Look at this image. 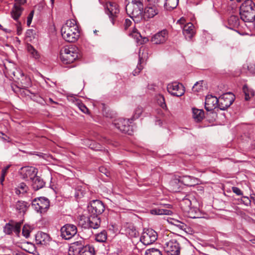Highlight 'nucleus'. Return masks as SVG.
Masks as SVG:
<instances>
[{"mask_svg":"<svg viewBox=\"0 0 255 255\" xmlns=\"http://www.w3.org/2000/svg\"><path fill=\"white\" fill-rule=\"evenodd\" d=\"M63 38L68 42H75L80 36L78 26L75 19L67 20L61 29Z\"/></svg>","mask_w":255,"mask_h":255,"instance_id":"obj_1","label":"nucleus"},{"mask_svg":"<svg viewBox=\"0 0 255 255\" xmlns=\"http://www.w3.org/2000/svg\"><path fill=\"white\" fill-rule=\"evenodd\" d=\"M241 18L245 22H253L255 19V4L251 0H245L240 6Z\"/></svg>","mask_w":255,"mask_h":255,"instance_id":"obj_2","label":"nucleus"},{"mask_svg":"<svg viewBox=\"0 0 255 255\" xmlns=\"http://www.w3.org/2000/svg\"><path fill=\"white\" fill-rule=\"evenodd\" d=\"M60 57L63 63H72L79 58L78 49L72 46L63 47L60 50Z\"/></svg>","mask_w":255,"mask_h":255,"instance_id":"obj_3","label":"nucleus"},{"mask_svg":"<svg viewBox=\"0 0 255 255\" xmlns=\"http://www.w3.org/2000/svg\"><path fill=\"white\" fill-rule=\"evenodd\" d=\"M31 207L37 213L44 214L49 208L50 201L45 197L35 198L32 201Z\"/></svg>","mask_w":255,"mask_h":255,"instance_id":"obj_4","label":"nucleus"},{"mask_svg":"<svg viewBox=\"0 0 255 255\" xmlns=\"http://www.w3.org/2000/svg\"><path fill=\"white\" fill-rule=\"evenodd\" d=\"M129 119L119 118L115 120L113 123L114 126L122 132L129 135L132 134V127L129 125Z\"/></svg>","mask_w":255,"mask_h":255,"instance_id":"obj_5","label":"nucleus"},{"mask_svg":"<svg viewBox=\"0 0 255 255\" xmlns=\"http://www.w3.org/2000/svg\"><path fill=\"white\" fill-rule=\"evenodd\" d=\"M157 239V233L151 229H144L140 241L144 245H149L153 243Z\"/></svg>","mask_w":255,"mask_h":255,"instance_id":"obj_6","label":"nucleus"},{"mask_svg":"<svg viewBox=\"0 0 255 255\" xmlns=\"http://www.w3.org/2000/svg\"><path fill=\"white\" fill-rule=\"evenodd\" d=\"M87 208L89 214L95 215H101L105 209L103 203L99 200L91 201L88 205Z\"/></svg>","mask_w":255,"mask_h":255,"instance_id":"obj_7","label":"nucleus"},{"mask_svg":"<svg viewBox=\"0 0 255 255\" xmlns=\"http://www.w3.org/2000/svg\"><path fill=\"white\" fill-rule=\"evenodd\" d=\"M164 250L168 255H179L180 248L179 243L175 239H172L162 245Z\"/></svg>","mask_w":255,"mask_h":255,"instance_id":"obj_8","label":"nucleus"},{"mask_svg":"<svg viewBox=\"0 0 255 255\" xmlns=\"http://www.w3.org/2000/svg\"><path fill=\"white\" fill-rule=\"evenodd\" d=\"M234 95L231 93H226L221 96L218 99V107L221 110H225L233 103Z\"/></svg>","mask_w":255,"mask_h":255,"instance_id":"obj_9","label":"nucleus"},{"mask_svg":"<svg viewBox=\"0 0 255 255\" xmlns=\"http://www.w3.org/2000/svg\"><path fill=\"white\" fill-rule=\"evenodd\" d=\"M105 12L109 15L113 25L115 24V19L120 12L118 5L114 2H108L105 5Z\"/></svg>","mask_w":255,"mask_h":255,"instance_id":"obj_10","label":"nucleus"},{"mask_svg":"<svg viewBox=\"0 0 255 255\" xmlns=\"http://www.w3.org/2000/svg\"><path fill=\"white\" fill-rule=\"evenodd\" d=\"M60 232L63 239L69 240L77 234V228L74 225L67 224L61 227Z\"/></svg>","mask_w":255,"mask_h":255,"instance_id":"obj_11","label":"nucleus"},{"mask_svg":"<svg viewBox=\"0 0 255 255\" xmlns=\"http://www.w3.org/2000/svg\"><path fill=\"white\" fill-rule=\"evenodd\" d=\"M158 12L159 9L157 5L149 3L143 9L142 16L144 20H148L158 14Z\"/></svg>","mask_w":255,"mask_h":255,"instance_id":"obj_12","label":"nucleus"},{"mask_svg":"<svg viewBox=\"0 0 255 255\" xmlns=\"http://www.w3.org/2000/svg\"><path fill=\"white\" fill-rule=\"evenodd\" d=\"M167 89L172 95L178 97L182 96L185 92L183 85L176 82L168 84Z\"/></svg>","mask_w":255,"mask_h":255,"instance_id":"obj_13","label":"nucleus"},{"mask_svg":"<svg viewBox=\"0 0 255 255\" xmlns=\"http://www.w3.org/2000/svg\"><path fill=\"white\" fill-rule=\"evenodd\" d=\"M142 10H143V5L141 6H139L137 4H128L126 7V10L127 14L129 15L134 21H135L134 18L141 15Z\"/></svg>","mask_w":255,"mask_h":255,"instance_id":"obj_14","label":"nucleus"},{"mask_svg":"<svg viewBox=\"0 0 255 255\" xmlns=\"http://www.w3.org/2000/svg\"><path fill=\"white\" fill-rule=\"evenodd\" d=\"M19 176L23 179H32L36 175L37 169L32 166H24L21 167L18 171Z\"/></svg>","mask_w":255,"mask_h":255,"instance_id":"obj_15","label":"nucleus"},{"mask_svg":"<svg viewBox=\"0 0 255 255\" xmlns=\"http://www.w3.org/2000/svg\"><path fill=\"white\" fill-rule=\"evenodd\" d=\"M168 33L166 29L162 30L154 35L151 38V42L154 44L164 43L168 39Z\"/></svg>","mask_w":255,"mask_h":255,"instance_id":"obj_16","label":"nucleus"},{"mask_svg":"<svg viewBox=\"0 0 255 255\" xmlns=\"http://www.w3.org/2000/svg\"><path fill=\"white\" fill-rule=\"evenodd\" d=\"M218 99L211 95H207L205 102V108L207 111H211L218 107Z\"/></svg>","mask_w":255,"mask_h":255,"instance_id":"obj_17","label":"nucleus"},{"mask_svg":"<svg viewBox=\"0 0 255 255\" xmlns=\"http://www.w3.org/2000/svg\"><path fill=\"white\" fill-rule=\"evenodd\" d=\"M28 206V204L25 201H18L17 202V211H18L17 212V218H19L20 223L23 221V218Z\"/></svg>","mask_w":255,"mask_h":255,"instance_id":"obj_18","label":"nucleus"},{"mask_svg":"<svg viewBox=\"0 0 255 255\" xmlns=\"http://www.w3.org/2000/svg\"><path fill=\"white\" fill-rule=\"evenodd\" d=\"M182 30L183 34L185 38L188 40H191L192 38L195 35V27L194 25L191 22L187 23L184 25Z\"/></svg>","mask_w":255,"mask_h":255,"instance_id":"obj_19","label":"nucleus"},{"mask_svg":"<svg viewBox=\"0 0 255 255\" xmlns=\"http://www.w3.org/2000/svg\"><path fill=\"white\" fill-rule=\"evenodd\" d=\"M35 242L37 244L46 245L50 241L49 236L45 233L38 232L35 235Z\"/></svg>","mask_w":255,"mask_h":255,"instance_id":"obj_20","label":"nucleus"},{"mask_svg":"<svg viewBox=\"0 0 255 255\" xmlns=\"http://www.w3.org/2000/svg\"><path fill=\"white\" fill-rule=\"evenodd\" d=\"M85 246L84 239L82 238H80L78 241L74 242L71 244L70 250L75 253L79 254L82 251V249H83Z\"/></svg>","mask_w":255,"mask_h":255,"instance_id":"obj_21","label":"nucleus"},{"mask_svg":"<svg viewBox=\"0 0 255 255\" xmlns=\"http://www.w3.org/2000/svg\"><path fill=\"white\" fill-rule=\"evenodd\" d=\"M20 74L21 79L18 78L19 81H17V88L25 89L28 88L31 84L30 78L24 75V73L20 71Z\"/></svg>","mask_w":255,"mask_h":255,"instance_id":"obj_22","label":"nucleus"},{"mask_svg":"<svg viewBox=\"0 0 255 255\" xmlns=\"http://www.w3.org/2000/svg\"><path fill=\"white\" fill-rule=\"evenodd\" d=\"M180 178L182 184L187 186H192L198 184L199 181L198 178L188 175L180 177Z\"/></svg>","mask_w":255,"mask_h":255,"instance_id":"obj_23","label":"nucleus"},{"mask_svg":"<svg viewBox=\"0 0 255 255\" xmlns=\"http://www.w3.org/2000/svg\"><path fill=\"white\" fill-rule=\"evenodd\" d=\"M99 215L90 214L88 219V223L89 227L94 229H98L101 224Z\"/></svg>","mask_w":255,"mask_h":255,"instance_id":"obj_24","label":"nucleus"},{"mask_svg":"<svg viewBox=\"0 0 255 255\" xmlns=\"http://www.w3.org/2000/svg\"><path fill=\"white\" fill-rule=\"evenodd\" d=\"M32 180V187L35 191L43 188L45 185V182L39 176H35Z\"/></svg>","mask_w":255,"mask_h":255,"instance_id":"obj_25","label":"nucleus"},{"mask_svg":"<svg viewBox=\"0 0 255 255\" xmlns=\"http://www.w3.org/2000/svg\"><path fill=\"white\" fill-rule=\"evenodd\" d=\"M240 20L238 16L231 15L228 20V27L231 29L237 28L240 25Z\"/></svg>","mask_w":255,"mask_h":255,"instance_id":"obj_26","label":"nucleus"},{"mask_svg":"<svg viewBox=\"0 0 255 255\" xmlns=\"http://www.w3.org/2000/svg\"><path fill=\"white\" fill-rule=\"evenodd\" d=\"M178 199L181 200V198L178 197ZM180 206L182 210L185 212H189L191 209V201L187 197V195L182 198V200L180 201Z\"/></svg>","mask_w":255,"mask_h":255,"instance_id":"obj_27","label":"nucleus"},{"mask_svg":"<svg viewBox=\"0 0 255 255\" xmlns=\"http://www.w3.org/2000/svg\"><path fill=\"white\" fill-rule=\"evenodd\" d=\"M141 51H142V50L141 49H140L139 50V53H138V57H139L138 63V64L137 65L136 68L132 72V74H133V76L137 75L141 71V70L143 69V66L141 65V64L142 63H143V62H144V58L143 57V55L144 54V52L142 51V53H141ZM142 51H144V49H143Z\"/></svg>","mask_w":255,"mask_h":255,"instance_id":"obj_28","label":"nucleus"},{"mask_svg":"<svg viewBox=\"0 0 255 255\" xmlns=\"http://www.w3.org/2000/svg\"><path fill=\"white\" fill-rule=\"evenodd\" d=\"M193 118L197 122H201L204 118V112L203 110L192 109Z\"/></svg>","mask_w":255,"mask_h":255,"instance_id":"obj_29","label":"nucleus"},{"mask_svg":"<svg viewBox=\"0 0 255 255\" xmlns=\"http://www.w3.org/2000/svg\"><path fill=\"white\" fill-rule=\"evenodd\" d=\"M182 183L180 177H175L170 182V189L173 192H178Z\"/></svg>","mask_w":255,"mask_h":255,"instance_id":"obj_30","label":"nucleus"},{"mask_svg":"<svg viewBox=\"0 0 255 255\" xmlns=\"http://www.w3.org/2000/svg\"><path fill=\"white\" fill-rule=\"evenodd\" d=\"M150 212L152 215H170L172 214V211L170 210L164 209H158V208H155V209H152L150 210Z\"/></svg>","mask_w":255,"mask_h":255,"instance_id":"obj_31","label":"nucleus"},{"mask_svg":"<svg viewBox=\"0 0 255 255\" xmlns=\"http://www.w3.org/2000/svg\"><path fill=\"white\" fill-rule=\"evenodd\" d=\"M86 194L85 186H78L75 189V197L80 199Z\"/></svg>","mask_w":255,"mask_h":255,"instance_id":"obj_32","label":"nucleus"},{"mask_svg":"<svg viewBox=\"0 0 255 255\" xmlns=\"http://www.w3.org/2000/svg\"><path fill=\"white\" fill-rule=\"evenodd\" d=\"M165 1L164 7L169 10L176 8L179 2V0H165Z\"/></svg>","mask_w":255,"mask_h":255,"instance_id":"obj_33","label":"nucleus"},{"mask_svg":"<svg viewBox=\"0 0 255 255\" xmlns=\"http://www.w3.org/2000/svg\"><path fill=\"white\" fill-rule=\"evenodd\" d=\"M79 254L80 255H95L94 248L89 245H86L83 249H82Z\"/></svg>","mask_w":255,"mask_h":255,"instance_id":"obj_34","label":"nucleus"},{"mask_svg":"<svg viewBox=\"0 0 255 255\" xmlns=\"http://www.w3.org/2000/svg\"><path fill=\"white\" fill-rule=\"evenodd\" d=\"M107 239V235L106 231L103 230L96 236V240L100 243L105 242Z\"/></svg>","mask_w":255,"mask_h":255,"instance_id":"obj_35","label":"nucleus"},{"mask_svg":"<svg viewBox=\"0 0 255 255\" xmlns=\"http://www.w3.org/2000/svg\"><path fill=\"white\" fill-rule=\"evenodd\" d=\"M243 90L245 95V100L246 101L249 100L252 97L254 96V91L252 89H249L247 86H244Z\"/></svg>","mask_w":255,"mask_h":255,"instance_id":"obj_36","label":"nucleus"},{"mask_svg":"<svg viewBox=\"0 0 255 255\" xmlns=\"http://www.w3.org/2000/svg\"><path fill=\"white\" fill-rule=\"evenodd\" d=\"M28 189V186L24 183H21L17 187V194L26 193Z\"/></svg>","mask_w":255,"mask_h":255,"instance_id":"obj_37","label":"nucleus"},{"mask_svg":"<svg viewBox=\"0 0 255 255\" xmlns=\"http://www.w3.org/2000/svg\"><path fill=\"white\" fill-rule=\"evenodd\" d=\"M26 2V0H17V19L21 15L23 8L21 6Z\"/></svg>","mask_w":255,"mask_h":255,"instance_id":"obj_38","label":"nucleus"},{"mask_svg":"<svg viewBox=\"0 0 255 255\" xmlns=\"http://www.w3.org/2000/svg\"><path fill=\"white\" fill-rule=\"evenodd\" d=\"M36 31L33 29H28L25 33V37L27 41H31L35 38Z\"/></svg>","mask_w":255,"mask_h":255,"instance_id":"obj_39","label":"nucleus"},{"mask_svg":"<svg viewBox=\"0 0 255 255\" xmlns=\"http://www.w3.org/2000/svg\"><path fill=\"white\" fill-rule=\"evenodd\" d=\"M145 255H162L161 252L157 249L151 248L145 251Z\"/></svg>","mask_w":255,"mask_h":255,"instance_id":"obj_40","label":"nucleus"},{"mask_svg":"<svg viewBox=\"0 0 255 255\" xmlns=\"http://www.w3.org/2000/svg\"><path fill=\"white\" fill-rule=\"evenodd\" d=\"M27 49L28 52L31 54V55L33 58H37L38 57L37 51L34 48V47L32 45L28 44L27 45Z\"/></svg>","mask_w":255,"mask_h":255,"instance_id":"obj_41","label":"nucleus"},{"mask_svg":"<svg viewBox=\"0 0 255 255\" xmlns=\"http://www.w3.org/2000/svg\"><path fill=\"white\" fill-rule=\"evenodd\" d=\"M126 232L130 237H135L137 232L133 227H128L126 230Z\"/></svg>","mask_w":255,"mask_h":255,"instance_id":"obj_42","label":"nucleus"},{"mask_svg":"<svg viewBox=\"0 0 255 255\" xmlns=\"http://www.w3.org/2000/svg\"><path fill=\"white\" fill-rule=\"evenodd\" d=\"M16 228L9 224H6L3 229L4 232L7 234H10L12 231L14 232Z\"/></svg>","mask_w":255,"mask_h":255,"instance_id":"obj_43","label":"nucleus"},{"mask_svg":"<svg viewBox=\"0 0 255 255\" xmlns=\"http://www.w3.org/2000/svg\"><path fill=\"white\" fill-rule=\"evenodd\" d=\"M203 81L197 82L192 87V91L194 92H198L202 89V82Z\"/></svg>","mask_w":255,"mask_h":255,"instance_id":"obj_44","label":"nucleus"},{"mask_svg":"<svg viewBox=\"0 0 255 255\" xmlns=\"http://www.w3.org/2000/svg\"><path fill=\"white\" fill-rule=\"evenodd\" d=\"M143 112L142 108L141 107H137L134 111L133 115V119L138 118Z\"/></svg>","mask_w":255,"mask_h":255,"instance_id":"obj_45","label":"nucleus"},{"mask_svg":"<svg viewBox=\"0 0 255 255\" xmlns=\"http://www.w3.org/2000/svg\"><path fill=\"white\" fill-rule=\"evenodd\" d=\"M30 232V228L29 226L24 225L22 229V234L25 238H28L29 236Z\"/></svg>","mask_w":255,"mask_h":255,"instance_id":"obj_46","label":"nucleus"},{"mask_svg":"<svg viewBox=\"0 0 255 255\" xmlns=\"http://www.w3.org/2000/svg\"><path fill=\"white\" fill-rule=\"evenodd\" d=\"M79 109L84 113L87 114L89 112V109L83 104V103H77Z\"/></svg>","mask_w":255,"mask_h":255,"instance_id":"obj_47","label":"nucleus"},{"mask_svg":"<svg viewBox=\"0 0 255 255\" xmlns=\"http://www.w3.org/2000/svg\"><path fill=\"white\" fill-rule=\"evenodd\" d=\"M232 191L234 193L236 194L237 195H243V192L238 187H233Z\"/></svg>","mask_w":255,"mask_h":255,"instance_id":"obj_48","label":"nucleus"},{"mask_svg":"<svg viewBox=\"0 0 255 255\" xmlns=\"http://www.w3.org/2000/svg\"><path fill=\"white\" fill-rule=\"evenodd\" d=\"M128 4H137L141 6L143 5V0H131L130 3Z\"/></svg>","mask_w":255,"mask_h":255,"instance_id":"obj_49","label":"nucleus"},{"mask_svg":"<svg viewBox=\"0 0 255 255\" xmlns=\"http://www.w3.org/2000/svg\"><path fill=\"white\" fill-rule=\"evenodd\" d=\"M33 14H34V11H31L27 17V24L28 25H29L31 23L32 19V18L33 16Z\"/></svg>","mask_w":255,"mask_h":255,"instance_id":"obj_50","label":"nucleus"},{"mask_svg":"<svg viewBox=\"0 0 255 255\" xmlns=\"http://www.w3.org/2000/svg\"><path fill=\"white\" fill-rule=\"evenodd\" d=\"M11 15L13 19L16 20V2L13 4V9L11 12Z\"/></svg>","mask_w":255,"mask_h":255,"instance_id":"obj_51","label":"nucleus"},{"mask_svg":"<svg viewBox=\"0 0 255 255\" xmlns=\"http://www.w3.org/2000/svg\"><path fill=\"white\" fill-rule=\"evenodd\" d=\"M131 21L129 19H126L125 20V23H124V28L125 29H127L131 24Z\"/></svg>","mask_w":255,"mask_h":255,"instance_id":"obj_52","label":"nucleus"},{"mask_svg":"<svg viewBox=\"0 0 255 255\" xmlns=\"http://www.w3.org/2000/svg\"><path fill=\"white\" fill-rule=\"evenodd\" d=\"M99 171L105 174L107 176H109V172L108 170L103 166H101L99 168Z\"/></svg>","mask_w":255,"mask_h":255,"instance_id":"obj_53","label":"nucleus"},{"mask_svg":"<svg viewBox=\"0 0 255 255\" xmlns=\"http://www.w3.org/2000/svg\"><path fill=\"white\" fill-rule=\"evenodd\" d=\"M248 69L251 73L255 74V64H251L248 66Z\"/></svg>","mask_w":255,"mask_h":255,"instance_id":"obj_54","label":"nucleus"},{"mask_svg":"<svg viewBox=\"0 0 255 255\" xmlns=\"http://www.w3.org/2000/svg\"><path fill=\"white\" fill-rule=\"evenodd\" d=\"M185 22V19L184 18H181L177 21V24L180 25L181 27L182 28Z\"/></svg>","mask_w":255,"mask_h":255,"instance_id":"obj_55","label":"nucleus"},{"mask_svg":"<svg viewBox=\"0 0 255 255\" xmlns=\"http://www.w3.org/2000/svg\"><path fill=\"white\" fill-rule=\"evenodd\" d=\"M158 100L161 101L160 106L162 108H164L166 107L164 101V98L163 96H160V99H159Z\"/></svg>","mask_w":255,"mask_h":255,"instance_id":"obj_56","label":"nucleus"},{"mask_svg":"<svg viewBox=\"0 0 255 255\" xmlns=\"http://www.w3.org/2000/svg\"><path fill=\"white\" fill-rule=\"evenodd\" d=\"M95 145V143L93 142L91 144H90V147L92 149H94V150H100L99 148V145H97L96 146H94Z\"/></svg>","mask_w":255,"mask_h":255,"instance_id":"obj_57","label":"nucleus"},{"mask_svg":"<svg viewBox=\"0 0 255 255\" xmlns=\"http://www.w3.org/2000/svg\"><path fill=\"white\" fill-rule=\"evenodd\" d=\"M22 28L21 27L20 24H18L17 21V35H19L21 33Z\"/></svg>","mask_w":255,"mask_h":255,"instance_id":"obj_58","label":"nucleus"},{"mask_svg":"<svg viewBox=\"0 0 255 255\" xmlns=\"http://www.w3.org/2000/svg\"><path fill=\"white\" fill-rule=\"evenodd\" d=\"M17 255H26L24 253L17 249Z\"/></svg>","mask_w":255,"mask_h":255,"instance_id":"obj_59","label":"nucleus"},{"mask_svg":"<svg viewBox=\"0 0 255 255\" xmlns=\"http://www.w3.org/2000/svg\"><path fill=\"white\" fill-rule=\"evenodd\" d=\"M7 171H6L4 169H2L1 171V175L5 176L6 174Z\"/></svg>","mask_w":255,"mask_h":255,"instance_id":"obj_60","label":"nucleus"},{"mask_svg":"<svg viewBox=\"0 0 255 255\" xmlns=\"http://www.w3.org/2000/svg\"><path fill=\"white\" fill-rule=\"evenodd\" d=\"M4 177L5 176H3V175H1V177H0V183L1 184H2V183L4 181Z\"/></svg>","mask_w":255,"mask_h":255,"instance_id":"obj_61","label":"nucleus"},{"mask_svg":"<svg viewBox=\"0 0 255 255\" xmlns=\"http://www.w3.org/2000/svg\"><path fill=\"white\" fill-rule=\"evenodd\" d=\"M17 234H19L20 233V227L18 225V223L17 222Z\"/></svg>","mask_w":255,"mask_h":255,"instance_id":"obj_62","label":"nucleus"},{"mask_svg":"<svg viewBox=\"0 0 255 255\" xmlns=\"http://www.w3.org/2000/svg\"><path fill=\"white\" fill-rule=\"evenodd\" d=\"M148 41V39L147 38V37H144L143 38V42L144 43H146V42H147Z\"/></svg>","mask_w":255,"mask_h":255,"instance_id":"obj_63","label":"nucleus"},{"mask_svg":"<svg viewBox=\"0 0 255 255\" xmlns=\"http://www.w3.org/2000/svg\"><path fill=\"white\" fill-rule=\"evenodd\" d=\"M10 165H7V166H6L4 168V169L6 171H7V170L9 169V168L10 167Z\"/></svg>","mask_w":255,"mask_h":255,"instance_id":"obj_64","label":"nucleus"}]
</instances>
